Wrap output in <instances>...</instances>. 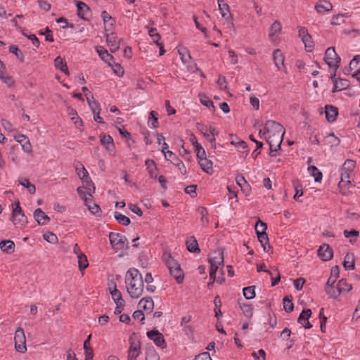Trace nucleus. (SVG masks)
Returning <instances> with one entry per match:
<instances>
[{
	"label": "nucleus",
	"instance_id": "obj_1",
	"mask_svg": "<svg viewBox=\"0 0 360 360\" xmlns=\"http://www.w3.org/2000/svg\"><path fill=\"white\" fill-rule=\"evenodd\" d=\"M125 284L128 294L131 298L140 297L144 291V284L141 274L136 269H129L125 276Z\"/></svg>",
	"mask_w": 360,
	"mask_h": 360
},
{
	"label": "nucleus",
	"instance_id": "obj_2",
	"mask_svg": "<svg viewBox=\"0 0 360 360\" xmlns=\"http://www.w3.org/2000/svg\"><path fill=\"white\" fill-rule=\"evenodd\" d=\"M269 127L274 130L275 134H269L268 136L263 137L269 143L270 147V155L274 156L273 153L281 148V144L283 139L285 129L278 122H269Z\"/></svg>",
	"mask_w": 360,
	"mask_h": 360
},
{
	"label": "nucleus",
	"instance_id": "obj_3",
	"mask_svg": "<svg viewBox=\"0 0 360 360\" xmlns=\"http://www.w3.org/2000/svg\"><path fill=\"white\" fill-rule=\"evenodd\" d=\"M13 212L11 216V221L17 228H22L27 223V217L24 214L19 202H15L12 205Z\"/></svg>",
	"mask_w": 360,
	"mask_h": 360
},
{
	"label": "nucleus",
	"instance_id": "obj_4",
	"mask_svg": "<svg viewBox=\"0 0 360 360\" xmlns=\"http://www.w3.org/2000/svg\"><path fill=\"white\" fill-rule=\"evenodd\" d=\"M198 129L210 143H215V136H218L219 131L213 124H210L207 127L202 124H198Z\"/></svg>",
	"mask_w": 360,
	"mask_h": 360
},
{
	"label": "nucleus",
	"instance_id": "obj_5",
	"mask_svg": "<svg viewBox=\"0 0 360 360\" xmlns=\"http://www.w3.org/2000/svg\"><path fill=\"white\" fill-rule=\"evenodd\" d=\"M109 240L112 248L117 250L123 249L128 244L127 238L118 233L110 232Z\"/></svg>",
	"mask_w": 360,
	"mask_h": 360
},
{
	"label": "nucleus",
	"instance_id": "obj_6",
	"mask_svg": "<svg viewBox=\"0 0 360 360\" xmlns=\"http://www.w3.org/2000/svg\"><path fill=\"white\" fill-rule=\"evenodd\" d=\"M324 60L330 68H335L336 70L340 63V57L336 53L333 47H329L326 51Z\"/></svg>",
	"mask_w": 360,
	"mask_h": 360
},
{
	"label": "nucleus",
	"instance_id": "obj_7",
	"mask_svg": "<svg viewBox=\"0 0 360 360\" xmlns=\"http://www.w3.org/2000/svg\"><path fill=\"white\" fill-rule=\"evenodd\" d=\"M15 348L16 351L20 353H25L27 351L26 347V338L23 329L18 328L16 330L14 336Z\"/></svg>",
	"mask_w": 360,
	"mask_h": 360
},
{
	"label": "nucleus",
	"instance_id": "obj_8",
	"mask_svg": "<svg viewBox=\"0 0 360 360\" xmlns=\"http://www.w3.org/2000/svg\"><path fill=\"white\" fill-rule=\"evenodd\" d=\"M282 31V25L280 21L276 20L269 30V38L271 43L277 44L279 42V36Z\"/></svg>",
	"mask_w": 360,
	"mask_h": 360
},
{
	"label": "nucleus",
	"instance_id": "obj_9",
	"mask_svg": "<svg viewBox=\"0 0 360 360\" xmlns=\"http://www.w3.org/2000/svg\"><path fill=\"white\" fill-rule=\"evenodd\" d=\"M355 166L356 162L354 160L347 159L341 168L340 179L342 180H351Z\"/></svg>",
	"mask_w": 360,
	"mask_h": 360
},
{
	"label": "nucleus",
	"instance_id": "obj_10",
	"mask_svg": "<svg viewBox=\"0 0 360 360\" xmlns=\"http://www.w3.org/2000/svg\"><path fill=\"white\" fill-rule=\"evenodd\" d=\"M273 60L274 65L278 68V70H283L285 73L287 72V69L284 63L285 56L280 49H278L274 51Z\"/></svg>",
	"mask_w": 360,
	"mask_h": 360
},
{
	"label": "nucleus",
	"instance_id": "obj_11",
	"mask_svg": "<svg viewBox=\"0 0 360 360\" xmlns=\"http://www.w3.org/2000/svg\"><path fill=\"white\" fill-rule=\"evenodd\" d=\"M95 187L94 184H92L91 186H87L79 187L77 188V193L84 200L85 204H87L88 201H91L92 198L91 193L94 192Z\"/></svg>",
	"mask_w": 360,
	"mask_h": 360
},
{
	"label": "nucleus",
	"instance_id": "obj_12",
	"mask_svg": "<svg viewBox=\"0 0 360 360\" xmlns=\"http://www.w3.org/2000/svg\"><path fill=\"white\" fill-rule=\"evenodd\" d=\"M101 143L110 155L114 156L115 155L113 139L110 135L101 136Z\"/></svg>",
	"mask_w": 360,
	"mask_h": 360
},
{
	"label": "nucleus",
	"instance_id": "obj_13",
	"mask_svg": "<svg viewBox=\"0 0 360 360\" xmlns=\"http://www.w3.org/2000/svg\"><path fill=\"white\" fill-rule=\"evenodd\" d=\"M14 139L18 142L24 152L27 153H32V145L28 137L24 134H18L14 136Z\"/></svg>",
	"mask_w": 360,
	"mask_h": 360
},
{
	"label": "nucleus",
	"instance_id": "obj_14",
	"mask_svg": "<svg viewBox=\"0 0 360 360\" xmlns=\"http://www.w3.org/2000/svg\"><path fill=\"white\" fill-rule=\"evenodd\" d=\"M147 336L152 340L155 344L160 347H165L164 336L158 330H151L147 332Z\"/></svg>",
	"mask_w": 360,
	"mask_h": 360
},
{
	"label": "nucleus",
	"instance_id": "obj_15",
	"mask_svg": "<svg viewBox=\"0 0 360 360\" xmlns=\"http://www.w3.org/2000/svg\"><path fill=\"white\" fill-rule=\"evenodd\" d=\"M330 79L334 84L333 92L342 91L349 86V82L347 79H337L335 73L331 76Z\"/></svg>",
	"mask_w": 360,
	"mask_h": 360
},
{
	"label": "nucleus",
	"instance_id": "obj_16",
	"mask_svg": "<svg viewBox=\"0 0 360 360\" xmlns=\"http://www.w3.org/2000/svg\"><path fill=\"white\" fill-rule=\"evenodd\" d=\"M319 257L323 261H328L333 257V250L327 244L321 245L318 250Z\"/></svg>",
	"mask_w": 360,
	"mask_h": 360
},
{
	"label": "nucleus",
	"instance_id": "obj_17",
	"mask_svg": "<svg viewBox=\"0 0 360 360\" xmlns=\"http://www.w3.org/2000/svg\"><path fill=\"white\" fill-rule=\"evenodd\" d=\"M210 264L219 266L224 265V255L221 250H217L211 253L209 257Z\"/></svg>",
	"mask_w": 360,
	"mask_h": 360
},
{
	"label": "nucleus",
	"instance_id": "obj_18",
	"mask_svg": "<svg viewBox=\"0 0 360 360\" xmlns=\"http://www.w3.org/2000/svg\"><path fill=\"white\" fill-rule=\"evenodd\" d=\"M352 70L359 71L360 70V55L356 56L349 63V67L344 69V73L345 75H352Z\"/></svg>",
	"mask_w": 360,
	"mask_h": 360
},
{
	"label": "nucleus",
	"instance_id": "obj_19",
	"mask_svg": "<svg viewBox=\"0 0 360 360\" xmlns=\"http://www.w3.org/2000/svg\"><path fill=\"white\" fill-rule=\"evenodd\" d=\"M311 315V309L303 310L298 318V323H300L305 328H311L312 326L309 322L308 319Z\"/></svg>",
	"mask_w": 360,
	"mask_h": 360
},
{
	"label": "nucleus",
	"instance_id": "obj_20",
	"mask_svg": "<svg viewBox=\"0 0 360 360\" xmlns=\"http://www.w3.org/2000/svg\"><path fill=\"white\" fill-rule=\"evenodd\" d=\"M140 354V344L139 342H131L128 351L127 360H136Z\"/></svg>",
	"mask_w": 360,
	"mask_h": 360
},
{
	"label": "nucleus",
	"instance_id": "obj_21",
	"mask_svg": "<svg viewBox=\"0 0 360 360\" xmlns=\"http://www.w3.org/2000/svg\"><path fill=\"white\" fill-rule=\"evenodd\" d=\"M332 8H333L332 4L330 1H326V0H319V1H318V2L316 3V4L315 6V10L319 13H321V14L331 11Z\"/></svg>",
	"mask_w": 360,
	"mask_h": 360
},
{
	"label": "nucleus",
	"instance_id": "obj_22",
	"mask_svg": "<svg viewBox=\"0 0 360 360\" xmlns=\"http://www.w3.org/2000/svg\"><path fill=\"white\" fill-rule=\"evenodd\" d=\"M138 307L139 309L150 313L153 309L154 302L151 297H143L139 301Z\"/></svg>",
	"mask_w": 360,
	"mask_h": 360
},
{
	"label": "nucleus",
	"instance_id": "obj_23",
	"mask_svg": "<svg viewBox=\"0 0 360 360\" xmlns=\"http://www.w3.org/2000/svg\"><path fill=\"white\" fill-rule=\"evenodd\" d=\"M106 41L112 52H115L119 49V40L113 33L106 34Z\"/></svg>",
	"mask_w": 360,
	"mask_h": 360
},
{
	"label": "nucleus",
	"instance_id": "obj_24",
	"mask_svg": "<svg viewBox=\"0 0 360 360\" xmlns=\"http://www.w3.org/2000/svg\"><path fill=\"white\" fill-rule=\"evenodd\" d=\"M325 113L327 120L330 122H334L338 115V110L336 107L327 105L325 107Z\"/></svg>",
	"mask_w": 360,
	"mask_h": 360
},
{
	"label": "nucleus",
	"instance_id": "obj_25",
	"mask_svg": "<svg viewBox=\"0 0 360 360\" xmlns=\"http://www.w3.org/2000/svg\"><path fill=\"white\" fill-rule=\"evenodd\" d=\"M77 174L79 176V177L82 179L84 184H85L87 186H91L92 181L91 180L89 173L87 170L85 169L84 166H81L80 168L76 167Z\"/></svg>",
	"mask_w": 360,
	"mask_h": 360
},
{
	"label": "nucleus",
	"instance_id": "obj_26",
	"mask_svg": "<svg viewBox=\"0 0 360 360\" xmlns=\"http://www.w3.org/2000/svg\"><path fill=\"white\" fill-rule=\"evenodd\" d=\"M198 163L201 167V169L207 174H212L213 170V163L211 160H208L206 157L198 160Z\"/></svg>",
	"mask_w": 360,
	"mask_h": 360
},
{
	"label": "nucleus",
	"instance_id": "obj_27",
	"mask_svg": "<svg viewBox=\"0 0 360 360\" xmlns=\"http://www.w3.org/2000/svg\"><path fill=\"white\" fill-rule=\"evenodd\" d=\"M145 165L146 166L147 171L148 172V174L150 178L152 179H157L158 178V174H157V166L156 163L154 160L150 159H147L145 161Z\"/></svg>",
	"mask_w": 360,
	"mask_h": 360
},
{
	"label": "nucleus",
	"instance_id": "obj_28",
	"mask_svg": "<svg viewBox=\"0 0 360 360\" xmlns=\"http://www.w3.org/2000/svg\"><path fill=\"white\" fill-rule=\"evenodd\" d=\"M77 14L82 19H87L89 13H90L89 8L86 4L82 1H77Z\"/></svg>",
	"mask_w": 360,
	"mask_h": 360
},
{
	"label": "nucleus",
	"instance_id": "obj_29",
	"mask_svg": "<svg viewBox=\"0 0 360 360\" xmlns=\"http://www.w3.org/2000/svg\"><path fill=\"white\" fill-rule=\"evenodd\" d=\"M34 217L39 224L44 225L49 221V217L40 208L34 211Z\"/></svg>",
	"mask_w": 360,
	"mask_h": 360
},
{
	"label": "nucleus",
	"instance_id": "obj_30",
	"mask_svg": "<svg viewBox=\"0 0 360 360\" xmlns=\"http://www.w3.org/2000/svg\"><path fill=\"white\" fill-rule=\"evenodd\" d=\"M163 257L165 264L167 266L169 272H171L173 269L176 270V269L180 266V264L178 263V262L174 259L170 255L165 254Z\"/></svg>",
	"mask_w": 360,
	"mask_h": 360
},
{
	"label": "nucleus",
	"instance_id": "obj_31",
	"mask_svg": "<svg viewBox=\"0 0 360 360\" xmlns=\"http://www.w3.org/2000/svg\"><path fill=\"white\" fill-rule=\"evenodd\" d=\"M330 279L331 278H329L326 284V292L330 297L335 299L341 294V292L338 286L335 288L330 285Z\"/></svg>",
	"mask_w": 360,
	"mask_h": 360
},
{
	"label": "nucleus",
	"instance_id": "obj_32",
	"mask_svg": "<svg viewBox=\"0 0 360 360\" xmlns=\"http://www.w3.org/2000/svg\"><path fill=\"white\" fill-rule=\"evenodd\" d=\"M96 49L100 58L105 63L110 64V62L113 60L112 56H111L103 46H97Z\"/></svg>",
	"mask_w": 360,
	"mask_h": 360
},
{
	"label": "nucleus",
	"instance_id": "obj_33",
	"mask_svg": "<svg viewBox=\"0 0 360 360\" xmlns=\"http://www.w3.org/2000/svg\"><path fill=\"white\" fill-rule=\"evenodd\" d=\"M54 66L56 69H59L65 75H69L68 68L65 60L60 56H58L54 60Z\"/></svg>",
	"mask_w": 360,
	"mask_h": 360
},
{
	"label": "nucleus",
	"instance_id": "obj_34",
	"mask_svg": "<svg viewBox=\"0 0 360 360\" xmlns=\"http://www.w3.org/2000/svg\"><path fill=\"white\" fill-rule=\"evenodd\" d=\"M109 290L115 303H119L120 305H124V301L122 299V293L117 289L116 286L115 285L113 288H109Z\"/></svg>",
	"mask_w": 360,
	"mask_h": 360
},
{
	"label": "nucleus",
	"instance_id": "obj_35",
	"mask_svg": "<svg viewBox=\"0 0 360 360\" xmlns=\"http://www.w3.org/2000/svg\"><path fill=\"white\" fill-rule=\"evenodd\" d=\"M353 186V184L352 183V181L350 179H341L338 184V188L340 190V192L342 195H347L349 192V188Z\"/></svg>",
	"mask_w": 360,
	"mask_h": 360
},
{
	"label": "nucleus",
	"instance_id": "obj_36",
	"mask_svg": "<svg viewBox=\"0 0 360 360\" xmlns=\"http://www.w3.org/2000/svg\"><path fill=\"white\" fill-rule=\"evenodd\" d=\"M187 249L191 252H199L200 249L198 248V243L195 237L191 236L186 240Z\"/></svg>",
	"mask_w": 360,
	"mask_h": 360
},
{
	"label": "nucleus",
	"instance_id": "obj_37",
	"mask_svg": "<svg viewBox=\"0 0 360 360\" xmlns=\"http://www.w3.org/2000/svg\"><path fill=\"white\" fill-rule=\"evenodd\" d=\"M0 248L3 252L11 253L14 251L15 244L12 240H3L0 243Z\"/></svg>",
	"mask_w": 360,
	"mask_h": 360
},
{
	"label": "nucleus",
	"instance_id": "obj_38",
	"mask_svg": "<svg viewBox=\"0 0 360 360\" xmlns=\"http://www.w3.org/2000/svg\"><path fill=\"white\" fill-rule=\"evenodd\" d=\"M324 141L326 144L329 145L330 147L338 146L340 143V139L333 133L328 134L327 136H326L324 138Z\"/></svg>",
	"mask_w": 360,
	"mask_h": 360
},
{
	"label": "nucleus",
	"instance_id": "obj_39",
	"mask_svg": "<svg viewBox=\"0 0 360 360\" xmlns=\"http://www.w3.org/2000/svg\"><path fill=\"white\" fill-rule=\"evenodd\" d=\"M169 274L176 280L177 283L181 284L184 281V274L181 266L176 269V270L173 269Z\"/></svg>",
	"mask_w": 360,
	"mask_h": 360
},
{
	"label": "nucleus",
	"instance_id": "obj_40",
	"mask_svg": "<svg viewBox=\"0 0 360 360\" xmlns=\"http://www.w3.org/2000/svg\"><path fill=\"white\" fill-rule=\"evenodd\" d=\"M269 122H276L273 120H268L266 122L264 127L263 129H260L259 131V136L260 139H263V137L268 136L269 134H275L274 130L270 129L269 127Z\"/></svg>",
	"mask_w": 360,
	"mask_h": 360
},
{
	"label": "nucleus",
	"instance_id": "obj_41",
	"mask_svg": "<svg viewBox=\"0 0 360 360\" xmlns=\"http://www.w3.org/2000/svg\"><path fill=\"white\" fill-rule=\"evenodd\" d=\"M240 308L243 311V313L245 316H246L247 318H249V319L252 318V316L253 315V313H252L253 307L251 304H248V303H240Z\"/></svg>",
	"mask_w": 360,
	"mask_h": 360
},
{
	"label": "nucleus",
	"instance_id": "obj_42",
	"mask_svg": "<svg viewBox=\"0 0 360 360\" xmlns=\"http://www.w3.org/2000/svg\"><path fill=\"white\" fill-rule=\"evenodd\" d=\"M198 212L201 216L200 221H201L202 225L203 226H207V224L209 223V220L207 218L208 211L207 210V209L204 207H200L198 209Z\"/></svg>",
	"mask_w": 360,
	"mask_h": 360
},
{
	"label": "nucleus",
	"instance_id": "obj_43",
	"mask_svg": "<svg viewBox=\"0 0 360 360\" xmlns=\"http://www.w3.org/2000/svg\"><path fill=\"white\" fill-rule=\"evenodd\" d=\"M308 172L311 176L314 177L316 181H320L322 179V173L315 166H309Z\"/></svg>",
	"mask_w": 360,
	"mask_h": 360
},
{
	"label": "nucleus",
	"instance_id": "obj_44",
	"mask_svg": "<svg viewBox=\"0 0 360 360\" xmlns=\"http://www.w3.org/2000/svg\"><path fill=\"white\" fill-rule=\"evenodd\" d=\"M148 126L150 128L155 129L158 127V112L152 110L150 112V117L148 120Z\"/></svg>",
	"mask_w": 360,
	"mask_h": 360
},
{
	"label": "nucleus",
	"instance_id": "obj_45",
	"mask_svg": "<svg viewBox=\"0 0 360 360\" xmlns=\"http://www.w3.org/2000/svg\"><path fill=\"white\" fill-rule=\"evenodd\" d=\"M219 9L224 18H228L229 15V6L227 4L223 2V0H217Z\"/></svg>",
	"mask_w": 360,
	"mask_h": 360
},
{
	"label": "nucleus",
	"instance_id": "obj_46",
	"mask_svg": "<svg viewBox=\"0 0 360 360\" xmlns=\"http://www.w3.org/2000/svg\"><path fill=\"white\" fill-rule=\"evenodd\" d=\"M338 287L340 290L341 293L347 292L352 288V285L348 283L346 280L341 279L338 283Z\"/></svg>",
	"mask_w": 360,
	"mask_h": 360
},
{
	"label": "nucleus",
	"instance_id": "obj_47",
	"mask_svg": "<svg viewBox=\"0 0 360 360\" xmlns=\"http://www.w3.org/2000/svg\"><path fill=\"white\" fill-rule=\"evenodd\" d=\"M343 265H344L345 269L347 270L353 269L354 268V262L353 255L347 254V255L345 257Z\"/></svg>",
	"mask_w": 360,
	"mask_h": 360
},
{
	"label": "nucleus",
	"instance_id": "obj_48",
	"mask_svg": "<svg viewBox=\"0 0 360 360\" xmlns=\"http://www.w3.org/2000/svg\"><path fill=\"white\" fill-rule=\"evenodd\" d=\"M20 184L22 186H23L26 187V188H27L28 191H29L30 193L33 194V193H35V191H36V187H35V186H34V184H32L29 181L28 179H26V178H22V179L20 180Z\"/></svg>",
	"mask_w": 360,
	"mask_h": 360
},
{
	"label": "nucleus",
	"instance_id": "obj_49",
	"mask_svg": "<svg viewBox=\"0 0 360 360\" xmlns=\"http://www.w3.org/2000/svg\"><path fill=\"white\" fill-rule=\"evenodd\" d=\"M243 295L247 300L252 299L255 297V286L245 287L243 290Z\"/></svg>",
	"mask_w": 360,
	"mask_h": 360
},
{
	"label": "nucleus",
	"instance_id": "obj_50",
	"mask_svg": "<svg viewBox=\"0 0 360 360\" xmlns=\"http://www.w3.org/2000/svg\"><path fill=\"white\" fill-rule=\"evenodd\" d=\"M77 259H78L79 269L80 271H83L89 265L87 258L84 254H82V255L77 256Z\"/></svg>",
	"mask_w": 360,
	"mask_h": 360
},
{
	"label": "nucleus",
	"instance_id": "obj_51",
	"mask_svg": "<svg viewBox=\"0 0 360 360\" xmlns=\"http://www.w3.org/2000/svg\"><path fill=\"white\" fill-rule=\"evenodd\" d=\"M86 100L93 114H95L96 112L101 110L99 103L96 101L94 100L93 96L91 97V99L87 97Z\"/></svg>",
	"mask_w": 360,
	"mask_h": 360
},
{
	"label": "nucleus",
	"instance_id": "obj_52",
	"mask_svg": "<svg viewBox=\"0 0 360 360\" xmlns=\"http://www.w3.org/2000/svg\"><path fill=\"white\" fill-rule=\"evenodd\" d=\"M115 218L120 224H122L124 226L129 225L130 224L129 218L119 212H115Z\"/></svg>",
	"mask_w": 360,
	"mask_h": 360
},
{
	"label": "nucleus",
	"instance_id": "obj_53",
	"mask_svg": "<svg viewBox=\"0 0 360 360\" xmlns=\"http://www.w3.org/2000/svg\"><path fill=\"white\" fill-rule=\"evenodd\" d=\"M283 307L285 311L291 312L293 310V303L292 302V297L286 296L283 298Z\"/></svg>",
	"mask_w": 360,
	"mask_h": 360
},
{
	"label": "nucleus",
	"instance_id": "obj_54",
	"mask_svg": "<svg viewBox=\"0 0 360 360\" xmlns=\"http://www.w3.org/2000/svg\"><path fill=\"white\" fill-rule=\"evenodd\" d=\"M199 98H200V103L203 105H205V106H206L207 108L212 107L213 108H214L213 102L205 94H199Z\"/></svg>",
	"mask_w": 360,
	"mask_h": 360
},
{
	"label": "nucleus",
	"instance_id": "obj_55",
	"mask_svg": "<svg viewBox=\"0 0 360 360\" xmlns=\"http://www.w3.org/2000/svg\"><path fill=\"white\" fill-rule=\"evenodd\" d=\"M304 43L305 48L307 51H311L314 49V42L312 41L311 36L310 34L307 35L306 37L301 39Z\"/></svg>",
	"mask_w": 360,
	"mask_h": 360
},
{
	"label": "nucleus",
	"instance_id": "obj_56",
	"mask_svg": "<svg viewBox=\"0 0 360 360\" xmlns=\"http://www.w3.org/2000/svg\"><path fill=\"white\" fill-rule=\"evenodd\" d=\"M108 65L111 66L112 70L117 76H123L124 71L123 68L119 63H113L112 64H111V63L110 62V64Z\"/></svg>",
	"mask_w": 360,
	"mask_h": 360
},
{
	"label": "nucleus",
	"instance_id": "obj_57",
	"mask_svg": "<svg viewBox=\"0 0 360 360\" xmlns=\"http://www.w3.org/2000/svg\"><path fill=\"white\" fill-rule=\"evenodd\" d=\"M43 238L45 240L52 244H55L58 242V237L56 234L51 232H46L44 233Z\"/></svg>",
	"mask_w": 360,
	"mask_h": 360
},
{
	"label": "nucleus",
	"instance_id": "obj_58",
	"mask_svg": "<svg viewBox=\"0 0 360 360\" xmlns=\"http://www.w3.org/2000/svg\"><path fill=\"white\" fill-rule=\"evenodd\" d=\"M0 79L8 86H12L14 84V80L12 77L6 75L5 72H3L1 74H0Z\"/></svg>",
	"mask_w": 360,
	"mask_h": 360
},
{
	"label": "nucleus",
	"instance_id": "obj_59",
	"mask_svg": "<svg viewBox=\"0 0 360 360\" xmlns=\"http://www.w3.org/2000/svg\"><path fill=\"white\" fill-rule=\"evenodd\" d=\"M266 228H267L266 224L264 222H262L260 220H259L255 225V231H256L257 235L266 233Z\"/></svg>",
	"mask_w": 360,
	"mask_h": 360
},
{
	"label": "nucleus",
	"instance_id": "obj_60",
	"mask_svg": "<svg viewBox=\"0 0 360 360\" xmlns=\"http://www.w3.org/2000/svg\"><path fill=\"white\" fill-rule=\"evenodd\" d=\"M89 210L94 214H98L101 212V209H100V207L95 204V203H92L90 202V201H88L87 202V204H85Z\"/></svg>",
	"mask_w": 360,
	"mask_h": 360
},
{
	"label": "nucleus",
	"instance_id": "obj_61",
	"mask_svg": "<svg viewBox=\"0 0 360 360\" xmlns=\"http://www.w3.org/2000/svg\"><path fill=\"white\" fill-rule=\"evenodd\" d=\"M236 181L241 188L246 187V188L249 190V184H248L244 176L241 175L237 176L236 178Z\"/></svg>",
	"mask_w": 360,
	"mask_h": 360
},
{
	"label": "nucleus",
	"instance_id": "obj_62",
	"mask_svg": "<svg viewBox=\"0 0 360 360\" xmlns=\"http://www.w3.org/2000/svg\"><path fill=\"white\" fill-rule=\"evenodd\" d=\"M146 360H160V357L153 349H150L146 352Z\"/></svg>",
	"mask_w": 360,
	"mask_h": 360
},
{
	"label": "nucleus",
	"instance_id": "obj_63",
	"mask_svg": "<svg viewBox=\"0 0 360 360\" xmlns=\"http://www.w3.org/2000/svg\"><path fill=\"white\" fill-rule=\"evenodd\" d=\"M148 34L155 44H158L159 42V40L160 39L161 37L160 34L157 32L156 28H150L148 30Z\"/></svg>",
	"mask_w": 360,
	"mask_h": 360
},
{
	"label": "nucleus",
	"instance_id": "obj_64",
	"mask_svg": "<svg viewBox=\"0 0 360 360\" xmlns=\"http://www.w3.org/2000/svg\"><path fill=\"white\" fill-rule=\"evenodd\" d=\"M195 152L196 153L197 159H201L206 157V153L205 149L202 147L200 144L198 145L194 148Z\"/></svg>",
	"mask_w": 360,
	"mask_h": 360
}]
</instances>
